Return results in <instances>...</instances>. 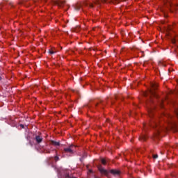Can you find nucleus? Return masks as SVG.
<instances>
[{"instance_id":"10","label":"nucleus","mask_w":178,"mask_h":178,"mask_svg":"<svg viewBox=\"0 0 178 178\" xmlns=\"http://www.w3.org/2000/svg\"><path fill=\"white\" fill-rule=\"evenodd\" d=\"M44 152H46V154H49V152H51V151L49 150V149L45 148L44 149Z\"/></svg>"},{"instance_id":"12","label":"nucleus","mask_w":178,"mask_h":178,"mask_svg":"<svg viewBox=\"0 0 178 178\" xmlns=\"http://www.w3.org/2000/svg\"><path fill=\"white\" fill-rule=\"evenodd\" d=\"M54 161H55L56 162H58V161H59V156H56L54 157Z\"/></svg>"},{"instance_id":"14","label":"nucleus","mask_w":178,"mask_h":178,"mask_svg":"<svg viewBox=\"0 0 178 178\" xmlns=\"http://www.w3.org/2000/svg\"><path fill=\"white\" fill-rule=\"evenodd\" d=\"M89 6L90 8H94V3H90Z\"/></svg>"},{"instance_id":"5","label":"nucleus","mask_w":178,"mask_h":178,"mask_svg":"<svg viewBox=\"0 0 178 178\" xmlns=\"http://www.w3.org/2000/svg\"><path fill=\"white\" fill-rule=\"evenodd\" d=\"M35 140L36 143H38V144H40V143L42 142V137L40 136H36Z\"/></svg>"},{"instance_id":"24","label":"nucleus","mask_w":178,"mask_h":178,"mask_svg":"<svg viewBox=\"0 0 178 178\" xmlns=\"http://www.w3.org/2000/svg\"><path fill=\"white\" fill-rule=\"evenodd\" d=\"M70 178H76V177H70Z\"/></svg>"},{"instance_id":"2","label":"nucleus","mask_w":178,"mask_h":178,"mask_svg":"<svg viewBox=\"0 0 178 178\" xmlns=\"http://www.w3.org/2000/svg\"><path fill=\"white\" fill-rule=\"evenodd\" d=\"M63 176V178H70L69 176V171L67 170H65L63 171V172H60V171H58V178H60V176Z\"/></svg>"},{"instance_id":"19","label":"nucleus","mask_w":178,"mask_h":178,"mask_svg":"<svg viewBox=\"0 0 178 178\" xmlns=\"http://www.w3.org/2000/svg\"><path fill=\"white\" fill-rule=\"evenodd\" d=\"M159 133H160L159 129H157V132H156V136H158V134H159Z\"/></svg>"},{"instance_id":"8","label":"nucleus","mask_w":178,"mask_h":178,"mask_svg":"<svg viewBox=\"0 0 178 178\" xmlns=\"http://www.w3.org/2000/svg\"><path fill=\"white\" fill-rule=\"evenodd\" d=\"M52 145H54V147H59L60 145V143L59 142H56L54 140H51Z\"/></svg>"},{"instance_id":"17","label":"nucleus","mask_w":178,"mask_h":178,"mask_svg":"<svg viewBox=\"0 0 178 178\" xmlns=\"http://www.w3.org/2000/svg\"><path fill=\"white\" fill-rule=\"evenodd\" d=\"M152 113V110H149V115L151 116V113Z\"/></svg>"},{"instance_id":"4","label":"nucleus","mask_w":178,"mask_h":178,"mask_svg":"<svg viewBox=\"0 0 178 178\" xmlns=\"http://www.w3.org/2000/svg\"><path fill=\"white\" fill-rule=\"evenodd\" d=\"M98 169H99L100 173H102V175H105L106 176H108V174L109 173V172H108V170L104 169V168H102V166L99 165L98 167Z\"/></svg>"},{"instance_id":"16","label":"nucleus","mask_w":178,"mask_h":178,"mask_svg":"<svg viewBox=\"0 0 178 178\" xmlns=\"http://www.w3.org/2000/svg\"><path fill=\"white\" fill-rule=\"evenodd\" d=\"M153 158H154V159H156V158H158V154L154 155V156H153Z\"/></svg>"},{"instance_id":"21","label":"nucleus","mask_w":178,"mask_h":178,"mask_svg":"<svg viewBox=\"0 0 178 178\" xmlns=\"http://www.w3.org/2000/svg\"><path fill=\"white\" fill-rule=\"evenodd\" d=\"M89 173H92V170H90Z\"/></svg>"},{"instance_id":"13","label":"nucleus","mask_w":178,"mask_h":178,"mask_svg":"<svg viewBox=\"0 0 178 178\" xmlns=\"http://www.w3.org/2000/svg\"><path fill=\"white\" fill-rule=\"evenodd\" d=\"M94 4H95V5H98V4H99V1L97 0V1H95V2H94Z\"/></svg>"},{"instance_id":"9","label":"nucleus","mask_w":178,"mask_h":178,"mask_svg":"<svg viewBox=\"0 0 178 178\" xmlns=\"http://www.w3.org/2000/svg\"><path fill=\"white\" fill-rule=\"evenodd\" d=\"M146 138H147V136H145V135H142L140 137V140H142L143 141H145Z\"/></svg>"},{"instance_id":"20","label":"nucleus","mask_w":178,"mask_h":178,"mask_svg":"<svg viewBox=\"0 0 178 178\" xmlns=\"http://www.w3.org/2000/svg\"><path fill=\"white\" fill-rule=\"evenodd\" d=\"M76 9V10H79L80 9V7H77Z\"/></svg>"},{"instance_id":"23","label":"nucleus","mask_w":178,"mask_h":178,"mask_svg":"<svg viewBox=\"0 0 178 178\" xmlns=\"http://www.w3.org/2000/svg\"><path fill=\"white\" fill-rule=\"evenodd\" d=\"M2 79V78L0 76V81Z\"/></svg>"},{"instance_id":"22","label":"nucleus","mask_w":178,"mask_h":178,"mask_svg":"<svg viewBox=\"0 0 178 178\" xmlns=\"http://www.w3.org/2000/svg\"><path fill=\"white\" fill-rule=\"evenodd\" d=\"M20 126H21V127H24V126H23V124H21Z\"/></svg>"},{"instance_id":"7","label":"nucleus","mask_w":178,"mask_h":178,"mask_svg":"<svg viewBox=\"0 0 178 178\" xmlns=\"http://www.w3.org/2000/svg\"><path fill=\"white\" fill-rule=\"evenodd\" d=\"M111 173H112V175H120V172L119 170H111Z\"/></svg>"},{"instance_id":"15","label":"nucleus","mask_w":178,"mask_h":178,"mask_svg":"<svg viewBox=\"0 0 178 178\" xmlns=\"http://www.w3.org/2000/svg\"><path fill=\"white\" fill-rule=\"evenodd\" d=\"M49 54H50L51 55H52V54H55V51L50 50V51H49Z\"/></svg>"},{"instance_id":"1","label":"nucleus","mask_w":178,"mask_h":178,"mask_svg":"<svg viewBox=\"0 0 178 178\" xmlns=\"http://www.w3.org/2000/svg\"><path fill=\"white\" fill-rule=\"evenodd\" d=\"M150 86H151V88L148 90V91L144 92L145 97H148V95L149 97H152V96L155 97L156 95L155 90H156V87H158V84L155 83H152Z\"/></svg>"},{"instance_id":"6","label":"nucleus","mask_w":178,"mask_h":178,"mask_svg":"<svg viewBox=\"0 0 178 178\" xmlns=\"http://www.w3.org/2000/svg\"><path fill=\"white\" fill-rule=\"evenodd\" d=\"M56 5H58V6H59L60 8H62L63 5H65V2L62 1H58L56 2Z\"/></svg>"},{"instance_id":"18","label":"nucleus","mask_w":178,"mask_h":178,"mask_svg":"<svg viewBox=\"0 0 178 178\" xmlns=\"http://www.w3.org/2000/svg\"><path fill=\"white\" fill-rule=\"evenodd\" d=\"M158 127V124L154 123V125H153V127Z\"/></svg>"},{"instance_id":"11","label":"nucleus","mask_w":178,"mask_h":178,"mask_svg":"<svg viewBox=\"0 0 178 178\" xmlns=\"http://www.w3.org/2000/svg\"><path fill=\"white\" fill-rule=\"evenodd\" d=\"M102 163L103 165H106V160H105L104 159H102Z\"/></svg>"},{"instance_id":"3","label":"nucleus","mask_w":178,"mask_h":178,"mask_svg":"<svg viewBox=\"0 0 178 178\" xmlns=\"http://www.w3.org/2000/svg\"><path fill=\"white\" fill-rule=\"evenodd\" d=\"M65 152H69L70 154H73L74 152V146L71 145L69 147L64 149Z\"/></svg>"}]
</instances>
